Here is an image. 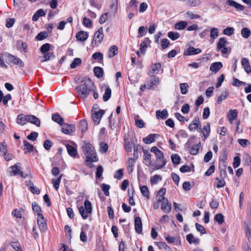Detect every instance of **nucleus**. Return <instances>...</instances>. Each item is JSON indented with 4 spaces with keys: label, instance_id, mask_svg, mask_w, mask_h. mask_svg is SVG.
<instances>
[{
    "label": "nucleus",
    "instance_id": "27",
    "mask_svg": "<svg viewBox=\"0 0 251 251\" xmlns=\"http://www.w3.org/2000/svg\"><path fill=\"white\" fill-rule=\"evenodd\" d=\"M110 8L111 12L113 14H116L117 13L118 6V0H112L110 5Z\"/></svg>",
    "mask_w": 251,
    "mask_h": 251
},
{
    "label": "nucleus",
    "instance_id": "64",
    "mask_svg": "<svg viewBox=\"0 0 251 251\" xmlns=\"http://www.w3.org/2000/svg\"><path fill=\"white\" fill-rule=\"evenodd\" d=\"M92 58L95 60L101 61L103 60V54L100 52H96L93 54Z\"/></svg>",
    "mask_w": 251,
    "mask_h": 251
},
{
    "label": "nucleus",
    "instance_id": "21",
    "mask_svg": "<svg viewBox=\"0 0 251 251\" xmlns=\"http://www.w3.org/2000/svg\"><path fill=\"white\" fill-rule=\"evenodd\" d=\"M244 227L246 230V235L249 242H251V221L248 223H244Z\"/></svg>",
    "mask_w": 251,
    "mask_h": 251
},
{
    "label": "nucleus",
    "instance_id": "13",
    "mask_svg": "<svg viewBox=\"0 0 251 251\" xmlns=\"http://www.w3.org/2000/svg\"><path fill=\"white\" fill-rule=\"evenodd\" d=\"M103 37L104 34L103 33V28L102 27H100L95 32L92 42H96L98 41V42L100 43L102 41Z\"/></svg>",
    "mask_w": 251,
    "mask_h": 251
},
{
    "label": "nucleus",
    "instance_id": "15",
    "mask_svg": "<svg viewBox=\"0 0 251 251\" xmlns=\"http://www.w3.org/2000/svg\"><path fill=\"white\" fill-rule=\"evenodd\" d=\"M135 230L138 233H141L142 232V223L140 217L137 216L134 218Z\"/></svg>",
    "mask_w": 251,
    "mask_h": 251
},
{
    "label": "nucleus",
    "instance_id": "57",
    "mask_svg": "<svg viewBox=\"0 0 251 251\" xmlns=\"http://www.w3.org/2000/svg\"><path fill=\"white\" fill-rule=\"evenodd\" d=\"M5 60H6L4 53L1 54L0 56V67L4 69H7L8 66L5 63Z\"/></svg>",
    "mask_w": 251,
    "mask_h": 251
},
{
    "label": "nucleus",
    "instance_id": "14",
    "mask_svg": "<svg viewBox=\"0 0 251 251\" xmlns=\"http://www.w3.org/2000/svg\"><path fill=\"white\" fill-rule=\"evenodd\" d=\"M226 3L231 7L235 8L237 11H243L245 9V6L240 4L233 0H227Z\"/></svg>",
    "mask_w": 251,
    "mask_h": 251
},
{
    "label": "nucleus",
    "instance_id": "34",
    "mask_svg": "<svg viewBox=\"0 0 251 251\" xmlns=\"http://www.w3.org/2000/svg\"><path fill=\"white\" fill-rule=\"evenodd\" d=\"M144 150L143 148L140 145H137L134 146V159L136 161L139 157V153L138 151L140 150Z\"/></svg>",
    "mask_w": 251,
    "mask_h": 251
},
{
    "label": "nucleus",
    "instance_id": "3",
    "mask_svg": "<svg viewBox=\"0 0 251 251\" xmlns=\"http://www.w3.org/2000/svg\"><path fill=\"white\" fill-rule=\"evenodd\" d=\"M16 121L18 124L21 126H24L27 122H29L38 127L40 126V121L39 119L34 115L20 114L17 116Z\"/></svg>",
    "mask_w": 251,
    "mask_h": 251
},
{
    "label": "nucleus",
    "instance_id": "1",
    "mask_svg": "<svg viewBox=\"0 0 251 251\" xmlns=\"http://www.w3.org/2000/svg\"><path fill=\"white\" fill-rule=\"evenodd\" d=\"M94 84L89 78H85L76 89L83 99H86L91 91H94Z\"/></svg>",
    "mask_w": 251,
    "mask_h": 251
},
{
    "label": "nucleus",
    "instance_id": "28",
    "mask_svg": "<svg viewBox=\"0 0 251 251\" xmlns=\"http://www.w3.org/2000/svg\"><path fill=\"white\" fill-rule=\"evenodd\" d=\"M45 15V12L42 9L38 10L33 15L32 17V20L33 21H37L40 17Z\"/></svg>",
    "mask_w": 251,
    "mask_h": 251
},
{
    "label": "nucleus",
    "instance_id": "23",
    "mask_svg": "<svg viewBox=\"0 0 251 251\" xmlns=\"http://www.w3.org/2000/svg\"><path fill=\"white\" fill-rule=\"evenodd\" d=\"M88 32L84 31H80L76 34V39L80 41H84L88 38Z\"/></svg>",
    "mask_w": 251,
    "mask_h": 251
},
{
    "label": "nucleus",
    "instance_id": "6",
    "mask_svg": "<svg viewBox=\"0 0 251 251\" xmlns=\"http://www.w3.org/2000/svg\"><path fill=\"white\" fill-rule=\"evenodd\" d=\"M11 175L12 176H18L20 175L23 178H25L27 175L24 174L23 172L21 171V164L20 163H17L13 166H11Z\"/></svg>",
    "mask_w": 251,
    "mask_h": 251
},
{
    "label": "nucleus",
    "instance_id": "54",
    "mask_svg": "<svg viewBox=\"0 0 251 251\" xmlns=\"http://www.w3.org/2000/svg\"><path fill=\"white\" fill-rule=\"evenodd\" d=\"M188 85L186 83H183L180 84V89L182 94H186L188 92Z\"/></svg>",
    "mask_w": 251,
    "mask_h": 251
},
{
    "label": "nucleus",
    "instance_id": "56",
    "mask_svg": "<svg viewBox=\"0 0 251 251\" xmlns=\"http://www.w3.org/2000/svg\"><path fill=\"white\" fill-rule=\"evenodd\" d=\"M50 45L49 43L43 44L40 48V51L43 54L47 53L50 49Z\"/></svg>",
    "mask_w": 251,
    "mask_h": 251
},
{
    "label": "nucleus",
    "instance_id": "63",
    "mask_svg": "<svg viewBox=\"0 0 251 251\" xmlns=\"http://www.w3.org/2000/svg\"><path fill=\"white\" fill-rule=\"evenodd\" d=\"M103 168L101 165H99L97 168L96 172V176L98 178H100L101 177L103 173Z\"/></svg>",
    "mask_w": 251,
    "mask_h": 251
},
{
    "label": "nucleus",
    "instance_id": "24",
    "mask_svg": "<svg viewBox=\"0 0 251 251\" xmlns=\"http://www.w3.org/2000/svg\"><path fill=\"white\" fill-rule=\"evenodd\" d=\"M186 240L190 244L194 243L196 245L199 244L200 242V239L198 238H194V235L192 233L187 235Z\"/></svg>",
    "mask_w": 251,
    "mask_h": 251
},
{
    "label": "nucleus",
    "instance_id": "41",
    "mask_svg": "<svg viewBox=\"0 0 251 251\" xmlns=\"http://www.w3.org/2000/svg\"><path fill=\"white\" fill-rule=\"evenodd\" d=\"M55 57V55L52 52H47L44 54V56L43 57V59L42 60V62L47 61L50 59H52Z\"/></svg>",
    "mask_w": 251,
    "mask_h": 251
},
{
    "label": "nucleus",
    "instance_id": "19",
    "mask_svg": "<svg viewBox=\"0 0 251 251\" xmlns=\"http://www.w3.org/2000/svg\"><path fill=\"white\" fill-rule=\"evenodd\" d=\"M156 116L157 119H165L168 117V111L166 109H164L161 111L158 110L156 111Z\"/></svg>",
    "mask_w": 251,
    "mask_h": 251
},
{
    "label": "nucleus",
    "instance_id": "8",
    "mask_svg": "<svg viewBox=\"0 0 251 251\" xmlns=\"http://www.w3.org/2000/svg\"><path fill=\"white\" fill-rule=\"evenodd\" d=\"M161 210L166 213H169L172 209V205L166 197L161 198Z\"/></svg>",
    "mask_w": 251,
    "mask_h": 251
},
{
    "label": "nucleus",
    "instance_id": "60",
    "mask_svg": "<svg viewBox=\"0 0 251 251\" xmlns=\"http://www.w3.org/2000/svg\"><path fill=\"white\" fill-rule=\"evenodd\" d=\"M38 136V133L37 132H31L30 134L28 135L27 138L28 140L32 141H35Z\"/></svg>",
    "mask_w": 251,
    "mask_h": 251
},
{
    "label": "nucleus",
    "instance_id": "42",
    "mask_svg": "<svg viewBox=\"0 0 251 251\" xmlns=\"http://www.w3.org/2000/svg\"><path fill=\"white\" fill-rule=\"evenodd\" d=\"M229 95V93L227 90L226 89L223 93L217 99V103L220 104L223 100H225Z\"/></svg>",
    "mask_w": 251,
    "mask_h": 251
},
{
    "label": "nucleus",
    "instance_id": "44",
    "mask_svg": "<svg viewBox=\"0 0 251 251\" xmlns=\"http://www.w3.org/2000/svg\"><path fill=\"white\" fill-rule=\"evenodd\" d=\"M214 219L220 225H222L225 221L224 216L221 213L216 214L214 217Z\"/></svg>",
    "mask_w": 251,
    "mask_h": 251
},
{
    "label": "nucleus",
    "instance_id": "16",
    "mask_svg": "<svg viewBox=\"0 0 251 251\" xmlns=\"http://www.w3.org/2000/svg\"><path fill=\"white\" fill-rule=\"evenodd\" d=\"M149 75L151 77L148 84L149 88L150 89H154L155 87L157 86L159 83V78L154 75L149 74Z\"/></svg>",
    "mask_w": 251,
    "mask_h": 251
},
{
    "label": "nucleus",
    "instance_id": "26",
    "mask_svg": "<svg viewBox=\"0 0 251 251\" xmlns=\"http://www.w3.org/2000/svg\"><path fill=\"white\" fill-rule=\"evenodd\" d=\"M179 171L182 173H185L189 172H195L194 165L193 164H192L191 165V166H188V165L182 166L180 168Z\"/></svg>",
    "mask_w": 251,
    "mask_h": 251
},
{
    "label": "nucleus",
    "instance_id": "55",
    "mask_svg": "<svg viewBox=\"0 0 251 251\" xmlns=\"http://www.w3.org/2000/svg\"><path fill=\"white\" fill-rule=\"evenodd\" d=\"M100 186H101V188L102 190L103 191L105 195L106 196H109V190L110 188V185L105 184L104 183H102L100 185Z\"/></svg>",
    "mask_w": 251,
    "mask_h": 251
},
{
    "label": "nucleus",
    "instance_id": "50",
    "mask_svg": "<svg viewBox=\"0 0 251 251\" xmlns=\"http://www.w3.org/2000/svg\"><path fill=\"white\" fill-rule=\"evenodd\" d=\"M81 63V60L79 58H75L70 65L72 69H75L79 66Z\"/></svg>",
    "mask_w": 251,
    "mask_h": 251
},
{
    "label": "nucleus",
    "instance_id": "11",
    "mask_svg": "<svg viewBox=\"0 0 251 251\" xmlns=\"http://www.w3.org/2000/svg\"><path fill=\"white\" fill-rule=\"evenodd\" d=\"M201 52V50L197 48L195 49L194 47H192L189 46L187 49H185L184 53V56H188V55H196L199 53H200Z\"/></svg>",
    "mask_w": 251,
    "mask_h": 251
},
{
    "label": "nucleus",
    "instance_id": "35",
    "mask_svg": "<svg viewBox=\"0 0 251 251\" xmlns=\"http://www.w3.org/2000/svg\"><path fill=\"white\" fill-rule=\"evenodd\" d=\"M187 25V23L186 22L181 21L175 24V28L177 30H182L185 28Z\"/></svg>",
    "mask_w": 251,
    "mask_h": 251
},
{
    "label": "nucleus",
    "instance_id": "59",
    "mask_svg": "<svg viewBox=\"0 0 251 251\" xmlns=\"http://www.w3.org/2000/svg\"><path fill=\"white\" fill-rule=\"evenodd\" d=\"M10 245L16 251H23L18 242H12Z\"/></svg>",
    "mask_w": 251,
    "mask_h": 251
},
{
    "label": "nucleus",
    "instance_id": "20",
    "mask_svg": "<svg viewBox=\"0 0 251 251\" xmlns=\"http://www.w3.org/2000/svg\"><path fill=\"white\" fill-rule=\"evenodd\" d=\"M159 136L157 134H151L147 137L144 138L143 139V142L146 144H149L155 141V137Z\"/></svg>",
    "mask_w": 251,
    "mask_h": 251
},
{
    "label": "nucleus",
    "instance_id": "36",
    "mask_svg": "<svg viewBox=\"0 0 251 251\" xmlns=\"http://www.w3.org/2000/svg\"><path fill=\"white\" fill-rule=\"evenodd\" d=\"M140 190L141 193L145 197H146L148 199H149L150 198V192L147 186L145 185L141 186Z\"/></svg>",
    "mask_w": 251,
    "mask_h": 251
},
{
    "label": "nucleus",
    "instance_id": "38",
    "mask_svg": "<svg viewBox=\"0 0 251 251\" xmlns=\"http://www.w3.org/2000/svg\"><path fill=\"white\" fill-rule=\"evenodd\" d=\"M124 148L126 151L131 152L132 151V143L126 138L124 139Z\"/></svg>",
    "mask_w": 251,
    "mask_h": 251
},
{
    "label": "nucleus",
    "instance_id": "4",
    "mask_svg": "<svg viewBox=\"0 0 251 251\" xmlns=\"http://www.w3.org/2000/svg\"><path fill=\"white\" fill-rule=\"evenodd\" d=\"M151 151L155 154L156 161L161 162V164H159L155 165L153 168V170H159L164 167L167 163V161L164 158L163 152L159 150L156 146L152 147L151 149Z\"/></svg>",
    "mask_w": 251,
    "mask_h": 251
},
{
    "label": "nucleus",
    "instance_id": "51",
    "mask_svg": "<svg viewBox=\"0 0 251 251\" xmlns=\"http://www.w3.org/2000/svg\"><path fill=\"white\" fill-rule=\"evenodd\" d=\"M32 209L37 213L38 216L42 215L41 213V208L36 202L32 203Z\"/></svg>",
    "mask_w": 251,
    "mask_h": 251
},
{
    "label": "nucleus",
    "instance_id": "62",
    "mask_svg": "<svg viewBox=\"0 0 251 251\" xmlns=\"http://www.w3.org/2000/svg\"><path fill=\"white\" fill-rule=\"evenodd\" d=\"M195 226L197 231L200 232L201 234L206 233V230L202 226L198 223H196Z\"/></svg>",
    "mask_w": 251,
    "mask_h": 251
},
{
    "label": "nucleus",
    "instance_id": "25",
    "mask_svg": "<svg viewBox=\"0 0 251 251\" xmlns=\"http://www.w3.org/2000/svg\"><path fill=\"white\" fill-rule=\"evenodd\" d=\"M201 147V143H199L197 145H194L189 148H186L189 151V153L192 155H196L198 153Z\"/></svg>",
    "mask_w": 251,
    "mask_h": 251
},
{
    "label": "nucleus",
    "instance_id": "52",
    "mask_svg": "<svg viewBox=\"0 0 251 251\" xmlns=\"http://www.w3.org/2000/svg\"><path fill=\"white\" fill-rule=\"evenodd\" d=\"M48 35L46 31H42L37 34L36 36V39L39 41H41L46 38Z\"/></svg>",
    "mask_w": 251,
    "mask_h": 251
},
{
    "label": "nucleus",
    "instance_id": "49",
    "mask_svg": "<svg viewBox=\"0 0 251 251\" xmlns=\"http://www.w3.org/2000/svg\"><path fill=\"white\" fill-rule=\"evenodd\" d=\"M168 36L173 41H175L180 37V34L178 32L170 31L168 33Z\"/></svg>",
    "mask_w": 251,
    "mask_h": 251
},
{
    "label": "nucleus",
    "instance_id": "10",
    "mask_svg": "<svg viewBox=\"0 0 251 251\" xmlns=\"http://www.w3.org/2000/svg\"><path fill=\"white\" fill-rule=\"evenodd\" d=\"M61 131L66 134H71L75 131V126L73 124H64Z\"/></svg>",
    "mask_w": 251,
    "mask_h": 251
},
{
    "label": "nucleus",
    "instance_id": "61",
    "mask_svg": "<svg viewBox=\"0 0 251 251\" xmlns=\"http://www.w3.org/2000/svg\"><path fill=\"white\" fill-rule=\"evenodd\" d=\"M100 151L101 152L105 153L108 151V147L107 144L101 142L100 144Z\"/></svg>",
    "mask_w": 251,
    "mask_h": 251
},
{
    "label": "nucleus",
    "instance_id": "48",
    "mask_svg": "<svg viewBox=\"0 0 251 251\" xmlns=\"http://www.w3.org/2000/svg\"><path fill=\"white\" fill-rule=\"evenodd\" d=\"M241 34L243 37L248 38L251 35V32L249 28L244 27L241 30Z\"/></svg>",
    "mask_w": 251,
    "mask_h": 251
},
{
    "label": "nucleus",
    "instance_id": "33",
    "mask_svg": "<svg viewBox=\"0 0 251 251\" xmlns=\"http://www.w3.org/2000/svg\"><path fill=\"white\" fill-rule=\"evenodd\" d=\"M93 71L95 76L98 78L102 77L103 75V70L100 67H95L93 69Z\"/></svg>",
    "mask_w": 251,
    "mask_h": 251
},
{
    "label": "nucleus",
    "instance_id": "31",
    "mask_svg": "<svg viewBox=\"0 0 251 251\" xmlns=\"http://www.w3.org/2000/svg\"><path fill=\"white\" fill-rule=\"evenodd\" d=\"M87 128L88 124L87 121L85 120H81L79 123V128L81 132L84 133L87 130Z\"/></svg>",
    "mask_w": 251,
    "mask_h": 251
},
{
    "label": "nucleus",
    "instance_id": "37",
    "mask_svg": "<svg viewBox=\"0 0 251 251\" xmlns=\"http://www.w3.org/2000/svg\"><path fill=\"white\" fill-rule=\"evenodd\" d=\"M24 150H26L27 152L28 153H30L33 151L34 147L32 145L30 144L26 140L24 141Z\"/></svg>",
    "mask_w": 251,
    "mask_h": 251
},
{
    "label": "nucleus",
    "instance_id": "2",
    "mask_svg": "<svg viewBox=\"0 0 251 251\" xmlns=\"http://www.w3.org/2000/svg\"><path fill=\"white\" fill-rule=\"evenodd\" d=\"M83 152L86 155L87 165L90 167L93 166L92 163L99 160L94 147L90 143H85L82 147Z\"/></svg>",
    "mask_w": 251,
    "mask_h": 251
},
{
    "label": "nucleus",
    "instance_id": "12",
    "mask_svg": "<svg viewBox=\"0 0 251 251\" xmlns=\"http://www.w3.org/2000/svg\"><path fill=\"white\" fill-rule=\"evenodd\" d=\"M199 132H201L202 134L203 137V140L204 141L209 135L210 132V127L209 123H207L206 125H204L202 128L200 127V130Z\"/></svg>",
    "mask_w": 251,
    "mask_h": 251
},
{
    "label": "nucleus",
    "instance_id": "17",
    "mask_svg": "<svg viewBox=\"0 0 251 251\" xmlns=\"http://www.w3.org/2000/svg\"><path fill=\"white\" fill-rule=\"evenodd\" d=\"M143 163L147 166H150L151 164V154L146 150H143Z\"/></svg>",
    "mask_w": 251,
    "mask_h": 251
},
{
    "label": "nucleus",
    "instance_id": "46",
    "mask_svg": "<svg viewBox=\"0 0 251 251\" xmlns=\"http://www.w3.org/2000/svg\"><path fill=\"white\" fill-rule=\"evenodd\" d=\"M6 60L8 63H14V60L16 59V56L12 55L9 53H4Z\"/></svg>",
    "mask_w": 251,
    "mask_h": 251
},
{
    "label": "nucleus",
    "instance_id": "7",
    "mask_svg": "<svg viewBox=\"0 0 251 251\" xmlns=\"http://www.w3.org/2000/svg\"><path fill=\"white\" fill-rule=\"evenodd\" d=\"M228 42L225 37L220 38L217 44V49L221 51L222 53L226 54L228 52L226 45Z\"/></svg>",
    "mask_w": 251,
    "mask_h": 251
},
{
    "label": "nucleus",
    "instance_id": "5",
    "mask_svg": "<svg viewBox=\"0 0 251 251\" xmlns=\"http://www.w3.org/2000/svg\"><path fill=\"white\" fill-rule=\"evenodd\" d=\"M79 212L83 219H86L88 216V214H91L92 212V206L91 202L88 200H85L84 202V206H81L79 208Z\"/></svg>",
    "mask_w": 251,
    "mask_h": 251
},
{
    "label": "nucleus",
    "instance_id": "43",
    "mask_svg": "<svg viewBox=\"0 0 251 251\" xmlns=\"http://www.w3.org/2000/svg\"><path fill=\"white\" fill-rule=\"evenodd\" d=\"M111 90L109 87L106 88L104 94L103 95V100L104 101H107L111 97Z\"/></svg>",
    "mask_w": 251,
    "mask_h": 251
},
{
    "label": "nucleus",
    "instance_id": "47",
    "mask_svg": "<svg viewBox=\"0 0 251 251\" xmlns=\"http://www.w3.org/2000/svg\"><path fill=\"white\" fill-rule=\"evenodd\" d=\"M171 160L174 165H178L180 162V157L177 154H173L171 155Z\"/></svg>",
    "mask_w": 251,
    "mask_h": 251
},
{
    "label": "nucleus",
    "instance_id": "30",
    "mask_svg": "<svg viewBox=\"0 0 251 251\" xmlns=\"http://www.w3.org/2000/svg\"><path fill=\"white\" fill-rule=\"evenodd\" d=\"M52 120L58 123L59 125L62 126L63 125V119L59 115V114H53L52 115Z\"/></svg>",
    "mask_w": 251,
    "mask_h": 251
},
{
    "label": "nucleus",
    "instance_id": "53",
    "mask_svg": "<svg viewBox=\"0 0 251 251\" xmlns=\"http://www.w3.org/2000/svg\"><path fill=\"white\" fill-rule=\"evenodd\" d=\"M234 28L232 27H227L224 29L223 33L227 36H231L234 34Z\"/></svg>",
    "mask_w": 251,
    "mask_h": 251
},
{
    "label": "nucleus",
    "instance_id": "18",
    "mask_svg": "<svg viewBox=\"0 0 251 251\" xmlns=\"http://www.w3.org/2000/svg\"><path fill=\"white\" fill-rule=\"evenodd\" d=\"M37 224L41 230L45 231L47 229V224L43 215L38 216Z\"/></svg>",
    "mask_w": 251,
    "mask_h": 251
},
{
    "label": "nucleus",
    "instance_id": "40",
    "mask_svg": "<svg viewBox=\"0 0 251 251\" xmlns=\"http://www.w3.org/2000/svg\"><path fill=\"white\" fill-rule=\"evenodd\" d=\"M161 68V65L160 63H156L154 64L151 69V72L149 74L153 75L154 74H157L159 72Z\"/></svg>",
    "mask_w": 251,
    "mask_h": 251
},
{
    "label": "nucleus",
    "instance_id": "22",
    "mask_svg": "<svg viewBox=\"0 0 251 251\" xmlns=\"http://www.w3.org/2000/svg\"><path fill=\"white\" fill-rule=\"evenodd\" d=\"M223 67V64L220 62H216L211 64L210 70L214 73H217Z\"/></svg>",
    "mask_w": 251,
    "mask_h": 251
},
{
    "label": "nucleus",
    "instance_id": "9",
    "mask_svg": "<svg viewBox=\"0 0 251 251\" xmlns=\"http://www.w3.org/2000/svg\"><path fill=\"white\" fill-rule=\"evenodd\" d=\"M93 109H94V106L93 107ZM92 112L93 113L92 114V117L93 121L96 124H99L104 113V111L103 110H100L99 111H93V109H92Z\"/></svg>",
    "mask_w": 251,
    "mask_h": 251
},
{
    "label": "nucleus",
    "instance_id": "39",
    "mask_svg": "<svg viewBox=\"0 0 251 251\" xmlns=\"http://www.w3.org/2000/svg\"><path fill=\"white\" fill-rule=\"evenodd\" d=\"M135 161H136L134 159V158H129L127 162V168L129 173H131L133 172V167Z\"/></svg>",
    "mask_w": 251,
    "mask_h": 251
},
{
    "label": "nucleus",
    "instance_id": "32",
    "mask_svg": "<svg viewBox=\"0 0 251 251\" xmlns=\"http://www.w3.org/2000/svg\"><path fill=\"white\" fill-rule=\"evenodd\" d=\"M66 148L68 153L70 156L74 157L77 154V150L71 145L67 144L66 145Z\"/></svg>",
    "mask_w": 251,
    "mask_h": 251
},
{
    "label": "nucleus",
    "instance_id": "29",
    "mask_svg": "<svg viewBox=\"0 0 251 251\" xmlns=\"http://www.w3.org/2000/svg\"><path fill=\"white\" fill-rule=\"evenodd\" d=\"M118 53V48L115 46H112L109 49L108 57L111 58Z\"/></svg>",
    "mask_w": 251,
    "mask_h": 251
},
{
    "label": "nucleus",
    "instance_id": "58",
    "mask_svg": "<svg viewBox=\"0 0 251 251\" xmlns=\"http://www.w3.org/2000/svg\"><path fill=\"white\" fill-rule=\"evenodd\" d=\"M219 35V32L217 28L213 27L210 30V37L213 39H216Z\"/></svg>",
    "mask_w": 251,
    "mask_h": 251
},
{
    "label": "nucleus",
    "instance_id": "45",
    "mask_svg": "<svg viewBox=\"0 0 251 251\" xmlns=\"http://www.w3.org/2000/svg\"><path fill=\"white\" fill-rule=\"evenodd\" d=\"M238 111L236 109L230 110L229 113L227 115L229 121L235 120L237 117Z\"/></svg>",
    "mask_w": 251,
    "mask_h": 251
}]
</instances>
